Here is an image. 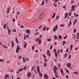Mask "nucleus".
I'll use <instances>...</instances> for the list:
<instances>
[{
  "instance_id": "37998d69",
  "label": "nucleus",
  "mask_w": 79,
  "mask_h": 79,
  "mask_svg": "<svg viewBox=\"0 0 79 79\" xmlns=\"http://www.w3.org/2000/svg\"><path fill=\"white\" fill-rule=\"evenodd\" d=\"M52 48H53V45H51V46L50 48V50H52Z\"/></svg>"
},
{
  "instance_id": "09e8293b",
  "label": "nucleus",
  "mask_w": 79,
  "mask_h": 79,
  "mask_svg": "<svg viewBox=\"0 0 79 79\" xmlns=\"http://www.w3.org/2000/svg\"><path fill=\"white\" fill-rule=\"evenodd\" d=\"M67 35H66V36H65V37L64 38V40L66 39L67 38Z\"/></svg>"
},
{
  "instance_id": "9b49d317",
  "label": "nucleus",
  "mask_w": 79,
  "mask_h": 79,
  "mask_svg": "<svg viewBox=\"0 0 79 79\" xmlns=\"http://www.w3.org/2000/svg\"><path fill=\"white\" fill-rule=\"evenodd\" d=\"M72 24V22L71 21H70L69 22V24H68V27H69Z\"/></svg>"
},
{
  "instance_id": "c756f323",
  "label": "nucleus",
  "mask_w": 79,
  "mask_h": 79,
  "mask_svg": "<svg viewBox=\"0 0 79 79\" xmlns=\"http://www.w3.org/2000/svg\"><path fill=\"white\" fill-rule=\"evenodd\" d=\"M44 0H43V2H42L41 4V5H44Z\"/></svg>"
},
{
  "instance_id": "6e6d98bb",
  "label": "nucleus",
  "mask_w": 79,
  "mask_h": 79,
  "mask_svg": "<svg viewBox=\"0 0 79 79\" xmlns=\"http://www.w3.org/2000/svg\"><path fill=\"white\" fill-rule=\"evenodd\" d=\"M60 27H64V24H60Z\"/></svg>"
},
{
  "instance_id": "2eb2a0df",
  "label": "nucleus",
  "mask_w": 79,
  "mask_h": 79,
  "mask_svg": "<svg viewBox=\"0 0 79 79\" xmlns=\"http://www.w3.org/2000/svg\"><path fill=\"white\" fill-rule=\"evenodd\" d=\"M74 6L73 5H72V10L74 11L75 10V9H74Z\"/></svg>"
},
{
  "instance_id": "338daca9",
  "label": "nucleus",
  "mask_w": 79,
  "mask_h": 79,
  "mask_svg": "<svg viewBox=\"0 0 79 79\" xmlns=\"http://www.w3.org/2000/svg\"><path fill=\"white\" fill-rule=\"evenodd\" d=\"M68 13L67 12L66 13V14H65V16H68Z\"/></svg>"
},
{
  "instance_id": "1a4fd4ad",
  "label": "nucleus",
  "mask_w": 79,
  "mask_h": 79,
  "mask_svg": "<svg viewBox=\"0 0 79 79\" xmlns=\"http://www.w3.org/2000/svg\"><path fill=\"white\" fill-rule=\"evenodd\" d=\"M44 77L45 79H47L48 77V75L45 74L44 76Z\"/></svg>"
},
{
  "instance_id": "4d7b16f0",
  "label": "nucleus",
  "mask_w": 79,
  "mask_h": 79,
  "mask_svg": "<svg viewBox=\"0 0 79 79\" xmlns=\"http://www.w3.org/2000/svg\"><path fill=\"white\" fill-rule=\"evenodd\" d=\"M3 47L5 48H7V47H6V46L4 45Z\"/></svg>"
},
{
  "instance_id": "412c9836",
  "label": "nucleus",
  "mask_w": 79,
  "mask_h": 79,
  "mask_svg": "<svg viewBox=\"0 0 79 79\" xmlns=\"http://www.w3.org/2000/svg\"><path fill=\"white\" fill-rule=\"evenodd\" d=\"M6 24H4L3 26V28L5 29H6Z\"/></svg>"
},
{
  "instance_id": "69168bd1",
  "label": "nucleus",
  "mask_w": 79,
  "mask_h": 79,
  "mask_svg": "<svg viewBox=\"0 0 79 79\" xmlns=\"http://www.w3.org/2000/svg\"><path fill=\"white\" fill-rule=\"evenodd\" d=\"M51 41V39H48V41Z\"/></svg>"
},
{
  "instance_id": "a19ab883",
  "label": "nucleus",
  "mask_w": 79,
  "mask_h": 79,
  "mask_svg": "<svg viewBox=\"0 0 79 79\" xmlns=\"http://www.w3.org/2000/svg\"><path fill=\"white\" fill-rule=\"evenodd\" d=\"M22 69H23V70H26V66H25L24 67V68H23Z\"/></svg>"
},
{
  "instance_id": "7c9ffc66",
  "label": "nucleus",
  "mask_w": 79,
  "mask_h": 79,
  "mask_svg": "<svg viewBox=\"0 0 79 79\" xmlns=\"http://www.w3.org/2000/svg\"><path fill=\"white\" fill-rule=\"evenodd\" d=\"M65 71H66V72H67V73H69V72L68 70L65 69Z\"/></svg>"
},
{
  "instance_id": "393cba45",
  "label": "nucleus",
  "mask_w": 79,
  "mask_h": 79,
  "mask_svg": "<svg viewBox=\"0 0 79 79\" xmlns=\"http://www.w3.org/2000/svg\"><path fill=\"white\" fill-rule=\"evenodd\" d=\"M73 74H76L77 75H78V73L77 72H74L73 73Z\"/></svg>"
},
{
  "instance_id": "ddd939ff",
  "label": "nucleus",
  "mask_w": 79,
  "mask_h": 79,
  "mask_svg": "<svg viewBox=\"0 0 79 79\" xmlns=\"http://www.w3.org/2000/svg\"><path fill=\"white\" fill-rule=\"evenodd\" d=\"M40 38H37L35 39V40L36 42L39 41Z\"/></svg>"
},
{
  "instance_id": "aec40b11",
  "label": "nucleus",
  "mask_w": 79,
  "mask_h": 79,
  "mask_svg": "<svg viewBox=\"0 0 79 79\" xmlns=\"http://www.w3.org/2000/svg\"><path fill=\"white\" fill-rule=\"evenodd\" d=\"M23 69H19L18 70V72H22L23 71Z\"/></svg>"
},
{
  "instance_id": "cd10ccee",
  "label": "nucleus",
  "mask_w": 79,
  "mask_h": 79,
  "mask_svg": "<svg viewBox=\"0 0 79 79\" xmlns=\"http://www.w3.org/2000/svg\"><path fill=\"white\" fill-rule=\"evenodd\" d=\"M59 39H62V37L61 35H60L59 36Z\"/></svg>"
},
{
  "instance_id": "f3484780",
  "label": "nucleus",
  "mask_w": 79,
  "mask_h": 79,
  "mask_svg": "<svg viewBox=\"0 0 79 79\" xmlns=\"http://www.w3.org/2000/svg\"><path fill=\"white\" fill-rule=\"evenodd\" d=\"M57 36L56 35H54V39H55V40H57Z\"/></svg>"
},
{
  "instance_id": "680f3d73",
  "label": "nucleus",
  "mask_w": 79,
  "mask_h": 79,
  "mask_svg": "<svg viewBox=\"0 0 79 79\" xmlns=\"http://www.w3.org/2000/svg\"><path fill=\"white\" fill-rule=\"evenodd\" d=\"M59 18V16H57V17H56V19L57 20Z\"/></svg>"
},
{
  "instance_id": "c9c22d12",
  "label": "nucleus",
  "mask_w": 79,
  "mask_h": 79,
  "mask_svg": "<svg viewBox=\"0 0 79 79\" xmlns=\"http://www.w3.org/2000/svg\"><path fill=\"white\" fill-rule=\"evenodd\" d=\"M67 53H65V55H64V57L65 58H66V57L67 56Z\"/></svg>"
},
{
  "instance_id": "052dcab7",
  "label": "nucleus",
  "mask_w": 79,
  "mask_h": 79,
  "mask_svg": "<svg viewBox=\"0 0 79 79\" xmlns=\"http://www.w3.org/2000/svg\"><path fill=\"white\" fill-rule=\"evenodd\" d=\"M77 19H76L75 20V21H74V23H76V22H77Z\"/></svg>"
},
{
  "instance_id": "c03bdc74",
  "label": "nucleus",
  "mask_w": 79,
  "mask_h": 79,
  "mask_svg": "<svg viewBox=\"0 0 79 79\" xmlns=\"http://www.w3.org/2000/svg\"><path fill=\"white\" fill-rule=\"evenodd\" d=\"M43 15V13H40V17L41 16H42Z\"/></svg>"
},
{
  "instance_id": "f03ea898",
  "label": "nucleus",
  "mask_w": 79,
  "mask_h": 79,
  "mask_svg": "<svg viewBox=\"0 0 79 79\" xmlns=\"http://www.w3.org/2000/svg\"><path fill=\"white\" fill-rule=\"evenodd\" d=\"M56 69L57 70L58 69L56 67V66L54 67V73H55V74H56Z\"/></svg>"
},
{
  "instance_id": "4468645a",
  "label": "nucleus",
  "mask_w": 79,
  "mask_h": 79,
  "mask_svg": "<svg viewBox=\"0 0 79 79\" xmlns=\"http://www.w3.org/2000/svg\"><path fill=\"white\" fill-rule=\"evenodd\" d=\"M60 73L61 74H63V70L62 68L60 69Z\"/></svg>"
},
{
  "instance_id": "39448f33",
  "label": "nucleus",
  "mask_w": 79,
  "mask_h": 79,
  "mask_svg": "<svg viewBox=\"0 0 79 79\" xmlns=\"http://www.w3.org/2000/svg\"><path fill=\"white\" fill-rule=\"evenodd\" d=\"M53 52V53H55V56H56V57L58 56V54H57V52H56V49H54Z\"/></svg>"
},
{
  "instance_id": "bb28decb",
  "label": "nucleus",
  "mask_w": 79,
  "mask_h": 79,
  "mask_svg": "<svg viewBox=\"0 0 79 79\" xmlns=\"http://www.w3.org/2000/svg\"><path fill=\"white\" fill-rule=\"evenodd\" d=\"M56 74H57V73H56V74H55V77H56V78H58L59 76L58 75H57Z\"/></svg>"
},
{
  "instance_id": "f257e3e1",
  "label": "nucleus",
  "mask_w": 79,
  "mask_h": 79,
  "mask_svg": "<svg viewBox=\"0 0 79 79\" xmlns=\"http://www.w3.org/2000/svg\"><path fill=\"white\" fill-rule=\"evenodd\" d=\"M37 70L38 71V72L39 73V75L40 76L42 77L43 76V74H41V72H40V67L39 66H37Z\"/></svg>"
},
{
  "instance_id": "8fccbe9b",
  "label": "nucleus",
  "mask_w": 79,
  "mask_h": 79,
  "mask_svg": "<svg viewBox=\"0 0 79 79\" xmlns=\"http://www.w3.org/2000/svg\"><path fill=\"white\" fill-rule=\"evenodd\" d=\"M54 6H56V7L57 6V5L55 3H54Z\"/></svg>"
},
{
  "instance_id": "5701e85b",
  "label": "nucleus",
  "mask_w": 79,
  "mask_h": 79,
  "mask_svg": "<svg viewBox=\"0 0 79 79\" xmlns=\"http://www.w3.org/2000/svg\"><path fill=\"white\" fill-rule=\"evenodd\" d=\"M27 44L26 42H25L24 45V48H26V47H27Z\"/></svg>"
},
{
  "instance_id": "e2e57ef3",
  "label": "nucleus",
  "mask_w": 79,
  "mask_h": 79,
  "mask_svg": "<svg viewBox=\"0 0 79 79\" xmlns=\"http://www.w3.org/2000/svg\"><path fill=\"white\" fill-rule=\"evenodd\" d=\"M39 33V32H37L35 34V35H38V34Z\"/></svg>"
},
{
  "instance_id": "e433bc0d",
  "label": "nucleus",
  "mask_w": 79,
  "mask_h": 79,
  "mask_svg": "<svg viewBox=\"0 0 79 79\" xmlns=\"http://www.w3.org/2000/svg\"><path fill=\"white\" fill-rule=\"evenodd\" d=\"M74 15L76 17H78V15H76V13H74Z\"/></svg>"
},
{
  "instance_id": "a878e982",
  "label": "nucleus",
  "mask_w": 79,
  "mask_h": 79,
  "mask_svg": "<svg viewBox=\"0 0 79 79\" xmlns=\"http://www.w3.org/2000/svg\"><path fill=\"white\" fill-rule=\"evenodd\" d=\"M38 42H39V44L40 45L41 44V40L40 39Z\"/></svg>"
},
{
  "instance_id": "13d9d810",
  "label": "nucleus",
  "mask_w": 79,
  "mask_h": 79,
  "mask_svg": "<svg viewBox=\"0 0 79 79\" xmlns=\"http://www.w3.org/2000/svg\"><path fill=\"white\" fill-rule=\"evenodd\" d=\"M75 50L76 51L77 50H78V48H76L75 49Z\"/></svg>"
},
{
  "instance_id": "a211bd4d",
  "label": "nucleus",
  "mask_w": 79,
  "mask_h": 79,
  "mask_svg": "<svg viewBox=\"0 0 79 79\" xmlns=\"http://www.w3.org/2000/svg\"><path fill=\"white\" fill-rule=\"evenodd\" d=\"M11 42L12 47H13L14 46V44L13 42L12 41H11Z\"/></svg>"
},
{
  "instance_id": "4be33fe9",
  "label": "nucleus",
  "mask_w": 79,
  "mask_h": 79,
  "mask_svg": "<svg viewBox=\"0 0 79 79\" xmlns=\"http://www.w3.org/2000/svg\"><path fill=\"white\" fill-rule=\"evenodd\" d=\"M56 14V13H54V15H53V16H52V18L53 19L55 17Z\"/></svg>"
},
{
  "instance_id": "4c0bfd02",
  "label": "nucleus",
  "mask_w": 79,
  "mask_h": 79,
  "mask_svg": "<svg viewBox=\"0 0 79 79\" xmlns=\"http://www.w3.org/2000/svg\"><path fill=\"white\" fill-rule=\"evenodd\" d=\"M73 31H74V33L76 32V31H77L76 29H74V30H73Z\"/></svg>"
},
{
  "instance_id": "ea45409f",
  "label": "nucleus",
  "mask_w": 79,
  "mask_h": 79,
  "mask_svg": "<svg viewBox=\"0 0 79 79\" xmlns=\"http://www.w3.org/2000/svg\"><path fill=\"white\" fill-rule=\"evenodd\" d=\"M46 28V26H45V27H44V28L43 30L44 31H45V29Z\"/></svg>"
},
{
  "instance_id": "3c124183",
  "label": "nucleus",
  "mask_w": 79,
  "mask_h": 79,
  "mask_svg": "<svg viewBox=\"0 0 79 79\" xmlns=\"http://www.w3.org/2000/svg\"><path fill=\"white\" fill-rule=\"evenodd\" d=\"M11 31H10V29H9L8 30V33H9Z\"/></svg>"
},
{
  "instance_id": "f704fd0d",
  "label": "nucleus",
  "mask_w": 79,
  "mask_h": 79,
  "mask_svg": "<svg viewBox=\"0 0 79 79\" xmlns=\"http://www.w3.org/2000/svg\"><path fill=\"white\" fill-rule=\"evenodd\" d=\"M47 55H48L49 56H51V55L49 53V52H47Z\"/></svg>"
},
{
  "instance_id": "603ef678",
  "label": "nucleus",
  "mask_w": 79,
  "mask_h": 79,
  "mask_svg": "<svg viewBox=\"0 0 79 79\" xmlns=\"http://www.w3.org/2000/svg\"><path fill=\"white\" fill-rule=\"evenodd\" d=\"M39 37L41 38H42L43 37V36L42 35H40V36H39Z\"/></svg>"
},
{
  "instance_id": "20e7f679",
  "label": "nucleus",
  "mask_w": 79,
  "mask_h": 79,
  "mask_svg": "<svg viewBox=\"0 0 79 79\" xmlns=\"http://www.w3.org/2000/svg\"><path fill=\"white\" fill-rule=\"evenodd\" d=\"M21 48H19V45H18L17 46V49L16 51V53H19V50H20Z\"/></svg>"
},
{
  "instance_id": "b1692460",
  "label": "nucleus",
  "mask_w": 79,
  "mask_h": 79,
  "mask_svg": "<svg viewBox=\"0 0 79 79\" xmlns=\"http://www.w3.org/2000/svg\"><path fill=\"white\" fill-rule=\"evenodd\" d=\"M35 65H34L32 67V71H33L34 69H35Z\"/></svg>"
},
{
  "instance_id": "49530a36",
  "label": "nucleus",
  "mask_w": 79,
  "mask_h": 79,
  "mask_svg": "<svg viewBox=\"0 0 79 79\" xmlns=\"http://www.w3.org/2000/svg\"><path fill=\"white\" fill-rule=\"evenodd\" d=\"M61 1V0H55V1L54 2H55V3H56V2L58 1Z\"/></svg>"
},
{
  "instance_id": "f8f14e48",
  "label": "nucleus",
  "mask_w": 79,
  "mask_h": 79,
  "mask_svg": "<svg viewBox=\"0 0 79 79\" xmlns=\"http://www.w3.org/2000/svg\"><path fill=\"white\" fill-rule=\"evenodd\" d=\"M27 77H30L31 76V74L30 73H28L27 74Z\"/></svg>"
},
{
  "instance_id": "7ed1b4c3",
  "label": "nucleus",
  "mask_w": 79,
  "mask_h": 79,
  "mask_svg": "<svg viewBox=\"0 0 79 79\" xmlns=\"http://www.w3.org/2000/svg\"><path fill=\"white\" fill-rule=\"evenodd\" d=\"M58 29L57 25H56V26L55 27H54L53 28V32H55L56 30H57Z\"/></svg>"
},
{
  "instance_id": "5fc2aeb1",
  "label": "nucleus",
  "mask_w": 79,
  "mask_h": 79,
  "mask_svg": "<svg viewBox=\"0 0 79 79\" xmlns=\"http://www.w3.org/2000/svg\"><path fill=\"white\" fill-rule=\"evenodd\" d=\"M14 72V70H11L9 71V72L10 73H12V72Z\"/></svg>"
},
{
  "instance_id": "864d4df0",
  "label": "nucleus",
  "mask_w": 79,
  "mask_h": 79,
  "mask_svg": "<svg viewBox=\"0 0 79 79\" xmlns=\"http://www.w3.org/2000/svg\"><path fill=\"white\" fill-rule=\"evenodd\" d=\"M62 43L64 44H66V43L65 41H63V42H62Z\"/></svg>"
},
{
  "instance_id": "0e129e2a",
  "label": "nucleus",
  "mask_w": 79,
  "mask_h": 79,
  "mask_svg": "<svg viewBox=\"0 0 79 79\" xmlns=\"http://www.w3.org/2000/svg\"><path fill=\"white\" fill-rule=\"evenodd\" d=\"M42 25L41 26H40V27H39V29H40V28H41V27H42Z\"/></svg>"
},
{
  "instance_id": "6ab92c4d",
  "label": "nucleus",
  "mask_w": 79,
  "mask_h": 79,
  "mask_svg": "<svg viewBox=\"0 0 79 79\" xmlns=\"http://www.w3.org/2000/svg\"><path fill=\"white\" fill-rule=\"evenodd\" d=\"M9 76L8 74H6L5 76L4 77V78H8L9 77Z\"/></svg>"
},
{
  "instance_id": "c85d7f7f",
  "label": "nucleus",
  "mask_w": 79,
  "mask_h": 79,
  "mask_svg": "<svg viewBox=\"0 0 79 79\" xmlns=\"http://www.w3.org/2000/svg\"><path fill=\"white\" fill-rule=\"evenodd\" d=\"M71 57V55H69V60H70Z\"/></svg>"
},
{
  "instance_id": "423d86ee",
  "label": "nucleus",
  "mask_w": 79,
  "mask_h": 79,
  "mask_svg": "<svg viewBox=\"0 0 79 79\" xmlns=\"http://www.w3.org/2000/svg\"><path fill=\"white\" fill-rule=\"evenodd\" d=\"M71 64L70 63H67V67L68 68H71Z\"/></svg>"
},
{
  "instance_id": "dca6fc26",
  "label": "nucleus",
  "mask_w": 79,
  "mask_h": 79,
  "mask_svg": "<svg viewBox=\"0 0 79 79\" xmlns=\"http://www.w3.org/2000/svg\"><path fill=\"white\" fill-rule=\"evenodd\" d=\"M15 40L17 43H19V41H18V39L17 37L15 38Z\"/></svg>"
},
{
  "instance_id": "0eeeda50",
  "label": "nucleus",
  "mask_w": 79,
  "mask_h": 79,
  "mask_svg": "<svg viewBox=\"0 0 79 79\" xmlns=\"http://www.w3.org/2000/svg\"><path fill=\"white\" fill-rule=\"evenodd\" d=\"M10 9H11L10 7H9L8 8H7V14H9L10 13Z\"/></svg>"
},
{
  "instance_id": "72a5a7b5",
  "label": "nucleus",
  "mask_w": 79,
  "mask_h": 79,
  "mask_svg": "<svg viewBox=\"0 0 79 79\" xmlns=\"http://www.w3.org/2000/svg\"><path fill=\"white\" fill-rule=\"evenodd\" d=\"M73 47V45L72 44L70 46V50H72Z\"/></svg>"
},
{
  "instance_id": "de8ad7c7",
  "label": "nucleus",
  "mask_w": 79,
  "mask_h": 79,
  "mask_svg": "<svg viewBox=\"0 0 79 79\" xmlns=\"http://www.w3.org/2000/svg\"><path fill=\"white\" fill-rule=\"evenodd\" d=\"M13 21L14 22H15V19H14V18L13 19Z\"/></svg>"
},
{
  "instance_id": "473e14b6",
  "label": "nucleus",
  "mask_w": 79,
  "mask_h": 79,
  "mask_svg": "<svg viewBox=\"0 0 79 79\" xmlns=\"http://www.w3.org/2000/svg\"><path fill=\"white\" fill-rule=\"evenodd\" d=\"M44 67H46L47 66L46 63V62H45V63H44Z\"/></svg>"
},
{
  "instance_id": "6e6552de",
  "label": "nucleus",
  "mask_w": 79,
  "mask_h": 79,
  "mask_svg": "<svg viewBox=\"0 0 79 79\" xmlns=\"http://www.w3.org/2000/svg\"><path fill=\"white\" fill-rule=\"evenodd\" d=\"M26 31V33H27V34L29 35L31 33H30V30L27 29Z\"/></svg>"
},
{
  "instance_id": "9d476101",
  "label": "nucleus",
  "mask_w": 79,
  "mask_h": 79,
  "mask_svg": "<svg viewBox=\"0 0 79 79\" xmlns=\"http://www.w3.org/2000/svg\"><path fill=\"white\" fill-rule=\"evenodd\" d=\"M76 38L77 39H78L79 38V32H78V34L77 35Z\"/></svg>"
},
{
  "instance_id": "58836bf2",
  "label": "nucleus",
  "mask_w": 79,
  "mask_h": 79,
  "mask_svg": "<svg viewBox=\"0 0 79 79\" xmlns=\"http://www.w3.org/2000/svg\"><path fill=\"white\" fill-rule=\"evenodd\" d=\"M60 50L59 49L58 50H57V54L58 55H59V53H60Z\"/></svg>"
},
{
  "instance_id": "bf43d9fd",
  "label": "nucleus",
  "mask_w": 79,
  "mask_h": 79,
  "mask_svg": "<svg viewBox=\"0 0 79 79\" xmlns=\"http://www.w3.org/2000/svg\"><path fill=\"white\" fill-rule=\"evenodd\" d=\"M62 8L63 9H64V8L65 9V8H66V6H62Z\"/></svg>"
},
{
  "instance_id": "774afa93",
  "label": "nucleus",
  "mask_w": 79,
  "mask_h": 79,
  "mask_svg": "<svg viewBox=\"0 0 79 79\" xmlns=\"http://www.w3.org/2000/svg\"><path fill=\"white\" fill-rule=\"evenodd\" d=\"M19 11H18V12H17V14L18 15H19Z\"/></svg>"
},
{
  "instance_id": "79ce46f5",
  "label": "nucleus",
  "mask_w": 79,
  "mask_h": 79,
  "mask_svg": "<svg viewBox=\"0 0 79 79\" xmlns=\"http://www.w3.org/2000/svg\"><path fill=\"white\" fill-rule=\"evenodd\" d=\"M34 45H33V47H32V49L33 50H34Z\"/></svg>"
},
{
  "instance_id": "a18cd8bd",
  "label": "nucleus",
  "mask_w": 79,
  "mask_h": 79,
  "mask_svg": "<svg viewBox=\"0 0 79 79\" xmlns=\"http://www.w3.org/2000/svg\"><path fill=\"white\" fill-rule=\"evenodd\" d=\"M0 61H4V60L2 59H0Z\"/></svg>"
},
{
  "instance_id": "2f4dec72",
  "label": "nucleus",
  "mask_w": 79,
  "mask_h": 79,
  "mask_svg": "<svg viewBox=\"0 0 79 79\" xmlns=\"http://www.w3.org/2000/svg\"><path fill=\"white\" fill-rule=\"evenodd\" d=\"M23 61L24 63H25V62H26V60L24 57H23Z\"/></svg>"
}]
</instances>
